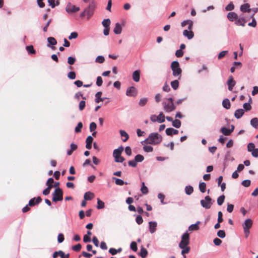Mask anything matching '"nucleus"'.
I'll list each match as a JSON object with an SVG mask.
<instances>
[{"mask_svg":"<svg viewBox=\"0 0 258 258\" xmlns=\"http://www.w3.org/2000/svg\"><path fill=\"white\" fill-rule=\"evenodd\" d=\"M126 95L128 96H136L137 95V91L135 87H129L126 92Z\"/></svg>","mask_w":258,"mask_h":258,"instance_id":"9","label":"nucleus"},{"mask_svg":"<svg viewBox=\"0 0 258 258\" xmlns=\"http://www.w3.org/2000/svg\"><path fill=\"white\" fill-rule=\"evenodd\" d=\"M70 150H68L67 152V155L68 156H71L73 152L77 149L78 146L75 144L72 143L70 145Z\"/></svg>","mask_w":258,"mask_h":258,"instance_id":"24","label":"nucleus"},{"mask_svg":"<svg viewBox=\"0 0 258 258\" xmlns=\"http://www.w3.org/2000/svg\"><path fill=\"white\" fill-rule=\"evenodd\" d=\"M252 221L250 219H246L243 225V229H250L251 227Z\"/></svg>","mask_w":258,"mask_h":258,"instance_id":"22","label":"nucleus"},{"mask_svg":"<svg viewBox=\"0 0 258 258\" xmlns=\"http://www.w3.org/2000/svg\"><path fill=\"white\" fill-rule=\"evenodd\" d=\"M59 256L60 258H69L70 254L69 253L66 254L64 252H63L62 250H60V252H59Z\"/></svg>","mask_w":258,"mask_h":258,"instance_id":"63","label":"nucleus"},{"mask_svg":"<svg viewBox=\"0 0 258 258\" xmlns=\"http://www.w3.org/2000/svg\"><path fill=\"white\" fill-rule=\"evenodd\" d=\"M133 79L136 82H138L140 79V71L136 70L133 73Z\"/></svg>","mask_w":258,"mask_h":258,"instance_id":"19","label":"nucleus"},{"mask_svg":"<svg viewBox=\"0 0 258 258\" xmlns=\"http://www.w3.org/2000/svg\"><path fill=\"white\" fill-rule=\"evenodd\" d=\"M76 75L75 72H70L68 74V77L70 79H75L76 78Z\"/></svg>","mask_w":258,"mask_h":258,"instance_id":"57","label":"nucleus"},{"mask_svg":"<svg viewBox=\"0 0 258 258\" xmlns=\"http://www.w3.org/2000/svg\"><path fill=\"white\" fill-rule=\"evenodd\" d=\"M164 110L166 112H170L176 108V105L173 103L172 98H166L162 102Z\"/></svg>","mask_w":258,"mask_h":258,"instance_id":"2","label":"nucleus"},{"mask_svg":"<svg viewBox=\"0 0 258 258\" xmlns=\"http://www.w3.org/2000/svg\"><path fill=\"white\" fill-rule=\"evenodd\" d=\"M52 201L54 202L61 201L63 199V192L61 188L58 187L56 188L52 194Z\"/></svg>","mask_w":258,"mask_h":258,"instance_id":"5","label":"nucleus"},{"mask_svg":"<svg viewBox=\"0 0 258 258\" xmlns=\"http://www.w3.org/2000/svg\"><path fill=\"white\" fill-rule=\"evenodd\" d=\"M243 107L245 111H249L251 109L250 103H245L243 105Z\"/></svg>","mask_w":258,"mask_h":258,"instance_id":"54","label":"nucleus"},{"mask_svg":"<svg viewBox=\"0 0 258 258\" xmlns=\"http://www.w3.org/2000/svg\"><path fill=\"white\" fill-rule=\"evenodd\" d=\"M66 10L68 13H75L80 10V8L77 7L71 3H69L66 7Z\"/></svg>","mask_w":258,"mask_h":258,"instance_id":"8","label":"nucleus"},{"mask_svg":"<svg viewBox=\"0 0 258 258\" xmlns=\"http://www.w3.org/2000/svg\"><path fill=\"white\" fill-rule=\"evenodd\" d=\"M111 23V21L109 19H104L102 22V24L104 28H110V25Z\"/></svg>","mask_w":258,"mask_h":258,"instance_id":"34","label":"nucleus"},{"mask_svg":"<svg viewBox=\"0 0 258 258\" xmlns=\"http://www.w3.org/2000/svg\"><path fill=\"white\" fill-rule=\"evenodd\" d=\"M104 207V203L101 201L99 199H97V206L98 209H103Z\"/></svg>","mask_w":258,"mask_h":258,"instance_id":"45","label":"nucleus"},{"mask_svg":"<svg viewBox=\"0 0 258 258\" xmlns=\"http://www.w3.org/2000/svg\"><path fill=\"white\" fill-rule=\"evenodd\" d=\"M47 41L49 43V44L51 45H55L57 44V41L56 39L52 37H49L47 38Z\"/></svg>","mask_w":258,"mask_h":258,"instance_id":"38","label":"nucleus"},{"mask_svg":"<svg viewBox=\"0 0 258 258\" xmlns=\"http://www.w3.org/2000/svg\"><path fill=\"white\" fill-rule=\"evenodd\" d=\"M189 243V235L187 232L184 233L181 237V240L179 244L180 248H184L185 246H188Z\"/></svg>","mask_w":258,"mask_h":258,"instance_id":"6","label":"nucleus"},{"mask_svg":"<svg viewBox=\"0 0 258 258\" xmlns=\"http://www.w3.org/2000/svg\"><path fill=\"white\" fill-rule=\"evenodd\" d=\"M120 134L121 137L125 138L124 139H122V141L123 142H126L128 139L129 136L125 131H123V130H120Z\"/></svg>","mask_w":258,"mask_h":258,"instance_id":"35","label":"nucleus"},{"mask_svg":"<svg viewBox=\"0 0 258 258\" xmlns=\"http://www.w3.org/2000/svg\"><path fill=\"white\" fill-rule=\"evenodd\" d=\"M185 191L187 195H190L193 192L194 188L192 186L190 185L186 186L185 187Z\"/></svg>","mask_w":258,"mask_h":258,"instance_id":"36","label":"nucleus"},{"mask_svg":"<svg viewBox=\"0 0 258 258\" xmlns=\"http://www.w3.org/2000/svg\"><path fill=\"white\" fill-rule=\"evenodd\" d=\"M171 86L174 90H176L179 87V82L178 80H175L171 82Z\"/></svg>","mask_w":258,"mask_h":258,"instance_id":"39","label":"nucleus"},{"mask_svg":"<svg viewBox=\"0 0 258 258\" xmlns=\"http://www.w3.org/2000/svg\"><path fill=\"white\" fill-rule=\"evenodd\" d=\"M42 201V199L40 197H38L37 198H34L31 199L29 202L28 205L31 207L34 206L38 204Z\"/></svg>","mask_w":258,"mask_h":258,"instance_id":"10","label":"nucleus"},{"mask_svg":"<svg viewBox=\"0 0 258 258\" xmlns=\"http://www.w3.org/2000/svg\"><path fill=\"white\" fill-rule=\"evenodd\" d=\"M78 34L76 32H74L71 33L70 35L69 36V39L71 40L72 39H76L78 37Z\"/></svg>","mask_w":258,"mask_h":258,"instance_id":"56","label":"nucleus"},{"mask_svg":"<svg viewBox=\"0 0 258 258\" xmlns=\"http://www.w3.org/2000/svg\"><path fill=\"white\" fill-rule=\"evenodd\" d=\"M123 147L120 146L118 149H115L113 151V156L115 160L119 157V156L121 155V153L123 151Z\"/></svg>","mask_w":258,"mask_h":258,"instance_id":"11","label":"nucleus"},{"mask_svg":"<svg viewBox=\"0 0 258 258\" xmlns=\"http://www.w3.org/2000/svg\"><path fill=\"white\" fill-rule=\"evenodd\" d=\"M131 248L134 251H137L138 249L137 244L136 242L133 241L131 244Z\"/></svg>","mask_w":258,"mask_h":258,"instance_id":"55","label":"nucleus"},{"mask_svg":"<svg viewBox=\"0 0 258 258\" xmlns=\"http://www.w3.org/2000/svg\"><path fill=\"white\" fill-rule=\"evenodd\" d=\"M222 105L225 108L228 109L231 107V103L228 99H225L222 101Z\"/></svg>","mask_w":258,"mask_h":258,"instance_id":"27","label":"nucleus"},{"mask_svg":"<svg viewBox=\"0 0 258 258\" xmlns=\"http://www.w3.org/2000/svg\"><path fill=\"white\" fill-rule=\"evenodd\" d=\"M149 230L151 233H153L156 230L157 224L156 222L150 221L149 223Z\"/></svg>","mask_w":258,"mask_h":258,"instance_id":"15","label":"nucleus"},{"mask_svg":"<svg viewBox=\"0 0 258 258\" xmlns=\"http://www.w3.org/2000/svg\"><path fill=\"white\" fill-rule=\"evenodd\" d=\"M182 249L181 251V254L184 257L185 256V253H188L190 251V247L188 246H185L184 248H181Z\"/></svg>","mask_w":258,"mask_h":258,"instance_id":"41","label":"nucleus"},{"mask_svg":"<svg viewBox=\"0 0 258 258\" xmlns=\"http://www.w3.org/2000/svg\"><path fill=\"white\" fill-rule=\"evenodd\" d=\"M102 83H103V81H102V79L101 77L98 76L97 78L96 85L98 86H101L102 85Z\"/></svg>","mask_w":258,"mask_h":258,"instance_id":"62","label":"nucleus"},{"mask_svg":"<svg viewBox=\"0 0 258 258\" xmlns=\"http://www.w3.org/2000/svg\"><path fill=\"white\" fill-rule=\"evenodd\" d=\"M244 113V110L242 109H237L234 113V116L236 118H240Z\"/></svg>","mask_w":258,"mask_h":258,"instance_id":"25","label":"nucleus"},{"mask_svg":"<svg viewBox=\"0 0 258 258\" xmlns=\"http://www.w3.org/2000/svg\"><path fill=\"white\" fill-rule=\"evenodd\" d=\"M240 11L243 13H249L251 9L250 8V5L248 3L242 5L240 8Z\"/></svg>","mask_w":258,"mask_h":258,"instance_id":"12","label":"nucleus"},{"mask_svg":"<svg viewBox=\"0 0 258 258\" xmlns=\"http://www.w3.org/2000/svg\"><path fill=\"white\" fill-rule=\"evenodd\" d=\"M112 179L115 180V182L116 185H122L124 183V182L122 179L116 178L115 177H113Z\"/></svg>","mask_w":258,"mask_h":258,"instance_id":"47","label":"nucleus"},{"mask_svg":"<svg viewBox=\"0 0 258 258\" xmlns=\"http://www.w3.org/2000/svg\"><path fill=\"white\" fill-rule=\"evenodd\" d=\"M234 128V127L233 125H232L231 129H228L225 127H223L221 128V132L225 136H229L233 131Z\"/></svg>","mask_w":258,"mask_h":258,"instance_id":"13","label":"nucleus"},{"mask_svg":"<svg viewBox=\"0 0 258 258\" xmlns=\"http://www.w3.org/2000/svg\"><path fill=\"white\" fill-rule=\"evenodd\" d=\"M251 153L253 157L255 158L258 157V148L254 149Z\"/></svg>","mask_w":258,"mask_h":258,"instance_id":"64","label":"nucleus"},{"mask_svg":"<svg viewBox=\"0 0 258 258\" xmlns=\"http://www.w3.org/2000/svg\"><path fill=\"white\" fill-rule=\"evenodd\" d=\"M141 191L142 192V194L144 195L147 194L148 193V188L145 185V184L144 182H143L142 183Z\"/></svg>","mask_w":258,"mask_h":258,"instance_id":"37","label":"nucleus"},{"mask_svg":"<svg viewBox=\"0 0 258 258\" xmlns=\"http://www.w3.org/2000/svg\"><path fill=\"white\" fill-rule=\"evenodd\" d=\"M227 18L229 21H233L234 20L237 19L238 16L235 12H229L227 14Z\"/></svg>","mask_w":258,"mask_h":258,"instance_id":"18","label":"nucleus"},{"mask_svg":"<svg viewBox=\"0 0 258 258\" xmlns=\"http://www.w3.org/2000/svg\"><path fill=\"white\" fill-rule=\"evenodd\" d=\"M250 124L255 128L258 127V118L257 117H254L250 120Z\"/></svg>","mask_w":258,"mask_h":258,"instance_id":"31","label":"nucleus"},{"mask_svg":"<svg viewBox=\"0 0 258 258\" xmlns=\"http://www.w3.org/2000/svg\"><path fill=\"white\" fill-rule=\"evenodd\" d=\"M26 49L29 53L31 54H36V51L34 49L33 45H31L27 46H26Z\"/></svg>","mask_w":258,"mask_h":258,"instance_id":"32","label":"nucleus"},{"mask_svg":"<svg viewBox=\"0 0 258 258\" xmlns=\"http://www.w3.org/2000/svg\"><path fill=\"white\" fill-rule=\"evenodd\" d=\"M227 85H228V86L229 90L232 91V89H233V87L235 85V82L233 80V78L232 76H230L229 77V79L227 81Z\"/></svg>","mask_w":258,"mask_h":258,"instance_id":"14","label":"nucleus"},{"mask_svg":"<svg viewBox=\"0 0 258 258\" xmlns=\"http://www.w3.org/2000/svg\"><path fill=\"white\" fill-rule=\"evenodd\" d=\"M201 223L200 221H197L195 224L190 225L188 227L189 231H197L199 229V224Z\"/></svg>","mask_w":258,"mask_h":258,"instance_id":"23","label":"nucleus"},{"mask_svg":"<svg viewBox=\"0 0 258 258\" xmlns=\"http://www.w3.org/2000/svg\"><path fill=\"white\" fill-rule=\"evenodd\" d=\"M82 246L80 244H77L72 247L73 250L75 251H79L81 249Z\"/></svg>","mask_w":258,"mask_h":258,"instance_id":"58","label":"nucleus"},{"mask_svg":"<svg viewBox=\"0 0 258 258\" xmlns=\"http://www.w3.org/2000/svg\"><path fill=\"white\" fill-rule=\"evenodd\" d=\"M122 28L119 23L115 24V27L113 29V32L116 34H119L121 33Z\"/></svg>","mask_w":258,"mask_h":258,"instance_id":"21","label":"nucleus"},{"mask_svg":"<svg viewBox=\"0 0 258 258\" xmlns=\"http://www.w3.org/2000/svg\"><path fill=\"white\" fill-rule=\"evenodd\" d=\"M144 150L146 152H151L153 150V148L152 146H145L143 148Z\"/></svg>","mask_w":258,"mask_h":258,"instance_id":"60","label":"nucleus"},{"mask_svg":"<svg viewBox=\"0 0 258 258\" xmlns=\"http://www.w3.org/2000/svg\"><path fill=\"white\" fill-rule=\"evenodd\" d=\"M171 68L172 71L173 76L178 77L179 79L181 78L182 70L179 67V63L177 61H174L171 63Z\"/></svg>","mask_w":258,"mask_h":258,"instance_id":"4","label":"nucleus"},{"mask_svg":"<svg viewBox=\"0 0 258 258\" xmlns=\"http://www.w3.org/2000/svg\"><path fill=\"white\" fill-rule=\"evenodd\" d=\"M165 115H164L163 112H160L159 114L157 116V121L159 123H162L165 121Z\"/></svg>","mask_w":258,"mask_h":258,"instance_id":"30","label":"nucleus"},{"mask_svg":"<svg viewBox=\"0 0 258 258\" xmlns=\"http://www.w3.org/2000/svg\"><path fill=\"white\" fill-rule=\"evenodd\" d=\"M199 188L202 193H204L206 190V184L204 182L200 183Z\"/></svg>","mask_w":258,"mask_h":258,"instance_id":"40","label":"nucleus"},{"mask_svg":"<svg viewBox=\"0 0 258 258\" xmlns=\"http://www.w3.org/2000/svg\"><path fill=\"white\" fill-rule=\"evenodd\" d=\"M188 25V29L191 30L193 26V22L192 21L188 20L183 21L181 23V26L182 27H185L186 25Z\"/></svg>","mask_w":258,"mask_h":258,"instance_id":"20","label":"nucleus"},{"mask_svg":"<svg viewBox=\"0 0 258 258\" xmlns=\"http://www.w3.org/2000/svg\"><path fill=\"white\" fill-rule=\"evenodd\" d=\"M172 125L176 128H179L181 126V121L178 119L172 121Z\"/></svg>","mask_w":258,"mask_h":258,"instance_id":"43","label":"nucleus"},{"mask_svg":"<svg viewBox=\"0 0 258 258\" xmlns=\"http://www.w3.org/2000/svg\"><path fill=\"white\" fill-rule=\"evenodd\" d=\"M102 94V93L101 91L97 92L96 94H95V102L96 103H98L100 102L103 101V98L101 97Z\"/></svg>","mask_w":258,"mask_h":258,"instance_id":"28","label":"nucleus"},{"mask_svg":"<svg viewBox=\"0 0 258 258\" xmlns=\"http://www.w3.org/2000/svg\"><path fill=\"white\" fill-rule=\"evenodd\" d=\"M246 21L243 18H239L236 20L235 24L237 25H240L241 26H244Z\"/></svg>","mask_w":258,"mask_h":258,"instance_id":"29","label":"nucleus"},{"mask_svg":"<svg viewBox=\"0 0 258 258\" xmlns=\"http://www.w3.org/2000/svg\"><path fill=\"white\" fill-rule=\"evenodd\" d=\"M95 61L97 62L101 63L104 61V58L102 56H98L96 57Z\"/></svg>","mask_w":258,"mask_h":258,"instance_id":"61","label":"nucleus"},{"mask_svg":"<svg viewBox=\"0 0 258 258\" xmlns=\"http://www.w3.org/2000/svg\"><path fill=\"white\" fill-rule=\"evenodd\" d=\"M97 125L96 123L94 122H92L90 124V132H93L94 131L96 128Z\"/></svg>","mask_w":258,"mask_h":258,"instance_id":"59","label":"nucleus"},{"mask_svg":"<svg viewBox=\"0 0 258 258\" xmlns=\"http://www.w3.org/2000/svg\"><path fill=\"white\" fill-rule=\"evenodd\" d=\"M255 149V145L253 143H250L247 145V150L249 152H251Z\"/></svg>","mask_w":258,"mask_h":258,"instance_id":"50","label":"nucleus"},{"mask_svg":"<svg viewBox=\"0 0 258 258\" xmlns=\"http://www.w3.org/2000/svg\"><path fill=\"white\" fill-rule=\"evenodd\" d=\"M212 199L209 196H206L204 200L201 201V205L206 209H209L211 208L212 203Z\"/></svg>","mask_w":258,"mask_h":258,"instance_id":"7","label":"nucleus"},{"mask_svg":"<svg viewBox=\"0 0 258 258\" xmlns=\"http://www.w3.org/2000/svg\"><path fill=\"white\" fill-rule=\"evenodd\" d=\"M144 159V157L143 155L138 154L136 155L135 157V160L136 162H142Z\"/></svg>","mask_w":258,"mask_h":258,"instance_id":"42","label":"nucleus"},{"mask_svg":"<svg viewBox=\"0 0 258 258\" xmlns=\"http://www.w3.org/2000/svg\"><path fill=\"white\" fill-rule=\"evenodd\" d=\"M234 9V5L233 3H230L226 7L225 10L227 11H232Z\"/></svg>","mask_w":258,"mask_h":258,"instance_id":"49","label":"nucleus"},{"mask_svg":"<svg viewBox=\"0 0 258 258\" xmlns=\"http://www.w3.org/2000/svg\"><path fill=\"white\" fill-rule=\"evenodd\" d=\"M76 58L73 57L69 56L68 58V63L70 65L74 64L75 63V62H76Z\"/></svg>","mask_w":258,"mask_h":258,"instance_id":"51","label":"nucleus"},{"mask_svg":"<svg viewBox=\"0 0 258 258\" xmlns=\"http://www.w3.org/2000/svg\"><path fill=\"white\" fill-rule=\"evenodd\" d=\"M178 133V131L175 130L173 128H167L166 130V134L168 136H172L173 135H177Z\"/></svg>","mask_w":258,"mask_h":258,"instance_id":"16","label":"nucleus"},{"mask_svg":"<svg viewBox=\"0 0 258 258\" xmlns=\"http://www.w3.org/2000/svg\"><path fill=\"white\" fill-rule=\"evenodd\" d=\"M183 35L187 37L188 39H191L194 37V34L192 31L184 30L183 32Z\"/></svg>","mask_w":258,"mask_h":258,"instance_id":"17","label":"nucleus"},{"mask_svg":"<svg viewBox=\"0 0 258 258\" xmlns=\"http://www.w3.org/2000/svg\"><path fill=\"white\" fill-rule=\"evenodd\" d=\"M147 250L145 248L142 247L141 249L140 255L142 258H145L147 256Z\"/></svg>","mask_w":258,"mask_h":258,"instance_id":"33","label":"nucleus"},{"mask_svg":"<svg viewBox=\"0 0 258 258\" xmlns=\"http://www.w3.org/2000/svg\"><path fill=\"white\" fill-rule=\"evenodd\" d=\"M162 136L157 133H151L146 139L147 143L150 144H158L161 142Z\"/></svg>","mask_w":258,"mask_h":258,"instance_id":"3","label":"nucleus"},{"mask_svg":"<svg viewBox=\"0 0 258 258\" xmlns=\"http://www.w3.org/2000/svg\"><path fill=\"white\" fill-rule=\"evenodd\" d=\"M251 181L250 180L247 179L242 181L241 184L244 187H248L250 185Z\"/></svg>","mask_w":258,"mask_h":258,"instance_id":"53","label":"nucleus"},{"mask_svg":"<svg viewBox=\"0 0 258 258\" xmlns=\"http://www.w3.org/2000/svg\"><path fill=\"white\" fill-rule=\"evenodd\" d=\"M83 127V123L81 122H79L77 126L75 127V132L76 133H79L81 132V129Z\"/></svg>","mask_w":258,"mask_h":258,"instance_id":"46","label":"nucleus"},{"mask_svg":"<svg viewBox=\"0 0 258 258\" xmlns=\"http://www.w3.org/2000/svg\"><path fill=\"white\" fill-rule=\"evenodd\" d=\"M148 102V99L147 98H141L139 104L141 106H144Z\"/></svg>","mask_w":258,"mask_h":258,"instance_id":"48","label":"nucleus"},{"mask_svg":"<svg viewBox=\"0 0 258 258\" xmlns=\"http://www.w3.org/2000/svg\"><path fill=\"white\" fill-rule=\"evenodd\" d=\"M94 197V194L90 191L86 192L84 196L85 200H91Z\"/></svg>","mask_w":258,"mask_h":258,"instance_id":"26","label":"nucleus"},{"mask_svg":"<svg viewBox=\"0 0 258 258\" xmlns=\"http://www.w3.org/2000/svg\"><path fill=\"white\" fill-rule=\"evenodd\" d=\"M225 196L222 195L220 196L217 199V204L218 205L221 206L223 204L225 200Z\"/></svg>","mask_w":258,"mask_h":258,"instance_id":"44","label":"nucleus"},{"mask_svg":"<svg viewBox=\"0 0 258 258\" xmlns=\"http://www.w3.org/2000/svg\"><path fill=\"white\" fill-rule=\"evenodd\" d=\"M217 235L220 238H224L226 236L225 232L223 230H220L217 232Z\"/></svg>","mask_w":258,"mask_h":258,"instance_id":"52","label":"nucleus"},{"mask_svg":"<svg viewBox=\"0 0 258 258\" xmlns=\"http://www.w3.org/2000/svg\"><path fill=\"white\" fill-rule=\"evenodd\" d=\"M96 7V4L94 0H90L89 2V6L86 8L84 11L81 13V17H84L85 16H87L89 19L93 15L94 11Z\"/></svg>","mask_w":258,"mask_h":258,"instance_id":"1","label":"nucleus"}]
</instances>
